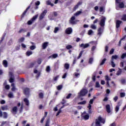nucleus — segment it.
Instances as JSON below:
<instances>
[{
	"label": "nucleus",
	"instance_id": "f257e3e1",
	"mask_svg": "<svg viewBox=\"0 0 126 126\" xmlns=\"http://www.w3.org/2000/svg\"><path fill=\"white\" fill-rule=\"evenodd\" d=\"M23 107H24L23 102H22L21 103H20V102H19L17 104V106H14L12 108L11 112L13 114V115H16L18 111L19 113H20L22 112V110H23Z\"/></svg>",
	"mask_w": 126,
	"mask_h": 126
},
{
	"label": "nucleus",
	"instance_id": "f03ea898",
	"mask_svg": "<svg viewBox=\"0 0 126 126\" xmlns=\"http://www.w3.org/2000/svg\"><path fill=\"white\" fill-rule=\"evenodd\" d=\"M101 123L105 124V120L102 118L101 117H99L97 119L95 120V126H101Z\"/></svg>",
	"mask_w": 126,
	"mask_h": 126
},
{
	"label": "nucleus",
	"instance_id": "7ed1b4c3",
	"mask_svg": "<svg viewBox=\"0 0 126 126\" xmlns=\"http://www.w3.org/2000/svg\"><path fill=\"white\" fill-rule=\"evenodd\" d=\"M88 93V91L87 89L83 88L81 91L80 92L78 93V95L79 97H84Z\"/></svg>",
	"mask_w": 126,
	"mask_h": 126
},
{
	"label": "nucleus",
	"instance_id": "20e7f679",
	"mask_svg": "<svg viewBox=\"0 0 126 126\" xmlns=\"http://www.w3.org/2000/svg\"><path fill=\"white\" fill-rule=\"evenodd\" d=\"M106 21V18L105 17H102L99 22V25L100 27H104L105 26V22Z\"/></svg>",
	"mask_w": 126,
	"mask_h": 126
},
{
	"label": "nucleus",
	"instance_id": "39448f33",
	"mask_svg": "<svg viewBox=\"0 0 126 126\" xmlns=\"http://www.w3.org/2000/svg\"><path fill=\"white\" fill-rule=\"evenodd\" d=\"M74 20H75V16L71 17L69 21V23H70L71 24H76V22H79V20H77L76 21H74Z\"/></svg>",
	"mask_w": 126,
	"mask_h": 126
},
{
	"label": "nucleus",
	"instance_id": "423d86ee",
	"mask_svg": "<svg viewBox=\"0 0 126 126\" xmlns=\"http://www.w3.org/2000/svg\"><path fill=\"white\" fill-rule=\"evenodd\" d=\"M9 77L10 79L9 81L10 83H12V82H14V76L13 75V73L12 72H9Z\"/></svg>",
	"mask_w": 126,
	"mask_h": 126
},
{
	"label": "nucleus",
	"instance_id": "0eeeda50",
	"mask_svg": "<svg viewBox=\"0 0 126 126\" xmlns=\"http://www.w3.org/2000/svg\"><path fill=\"white\" fill-rule=\"evenodd\" d=\"M47 12H48V11H47V10H45L41 13L39 17V20H42V19L45 17V15H46Z\"/></svg>",
	"mask_w": 126,
	"mask_h": 126
},
{
	"label": "nucleus",
	"instance_id": "6e6552de",
	"mask_svg": "<svg viewBox=\"0 0 126 126\" xmlns=\"http://www.w3.org/2000/svg\"><path fill=\"white\" fill-rule=\"evenodd\" d=\"M104 31V27H99L98 30H97V35L101 36L102 34H103V32Z\"/></svg>",
	"mask_w": 126,
	"mask_h": 126
},
{
	"label": "nucleus",
	"instance_id": "1a4fd4ad",
	"mask_svg": "<svg viewBox=\"0 0 126 126\" xmlns=\"http://www.w3.org/2000/svg\"><path fill=\"white\" fill-rule=\"evenodd\" d=\"M82 118H83L85 121H86L89 119V115L86 113V112H84L82 114Z\"/></svg>",
	"mask_w": 126,
	"mask_h": 126
},
{
	"label": "nucleus",
	"instance_id": "9d476101",
	"mask_svg": "<svg viewBox=\"0 0 126 126\" xmlns=\"http://www.w3.org/2000/svg\"><path fill=\"white\" fill-rule=\"evenodd\" d=\"M105 80H106V84L107 87H111L110 84L109 83V81L111 80V78L109 77L108 75H106L105 76Z\"/></svg>",
	"mask_w": 126,
	"mask_h": 126
},
{
	"label": "nucleus",
	"instance_id": "9b49d317",
	"mask_svg": "<svg viewBox=\"0 0 126 126\" xmlns=\"http://www.w3.org/2000/svg\"><path fill=\"white\" fill-rule=\"evenodd\" d=\"M41 63L42 60L41 59H38L37 62H34L32 63L31 64L32 66H34V65H37V63H38V64H41Z\"/></svg>",
	"mask_w": 126,
	"mask_h": 126
},
{
	"label": "nucleus",
	"instance_id": "f8f14e48",
	"mask_svg": "<svg viewBox=\"0 0 126 126\" xmlns=\"http://www.w3.org/2000/svg\"><path fill=\"white\" fill-rule=\"evenodd\" d=\"M117 3H119L118 4V7L119 8H125V3L124 2H118Z\"/></svg>",
	"mask_w": 126,
	"mask_h": 126
},
{
	"label": "nucleus",
	"instance_id": "ddd939ff",
	"mask_svg": "<svg viewBox=\"0 0 126 126\" xmlns=\"http://www.w3.org/2000/svg\"><path fill=\"white\" fill-rule=\"evenodd\" d=\"M80 47H81V48H83V49H86V48H88V47H89V44L88 43H86V44H81L80 45Z\"/></svg>",
	"mask_w": 126,
	"mask_h": 126
},
{
	"label": "nucleus",
	"instance_id": "4468645a",
	"mask_svg": "<svg viewBox=\"0 0 126 126\" xmlns=\"http://www.w3.org/2000/svg\"><path fill=\"white\" fill-rule=\"evenodd\" d=\"M65 32L66 34H71L72 33V29L71 28H67L65 31Z\"/></svg>",
	"mask_w": 126,
	"mask_h": 126
},
{
	"label": "nucleus",
	"instance_id": "2eb2a0df",
	"mask_svg": "<svg viewBox=\"0 0 126 126\" xmlns=\"http://www.w3.org/2000/svg\"><path fill=\"white\" fill-rule=\"evenodd\" d=\"M106 109L107 113H108V114H110V113H111V106H110V105L109 104L106 105Z\"/></svg>",
	"mask_w": 126,
	"mask_h": 126
},
{
	"label": "nucleus",
	"instance_id": "dca6fc26",
	"mask_svg": "<svg viewBox=\"0 0 126 126\" xmlns=\"http://www.w3.org/2000/svg\"><path fill=\"white\" fill-rule=\"evenodd\" d=\"M120 107H121V103H118V105L115 107V112L118 113L120 110Z\"/></svg>",
	"mask_w": 126,
	"mask_h": 126
},
{
	"label": "nucleus",
	"instance_id": "f3484780",
	"mask_svg": "<svg viewBox=\"0 0 126 126\" xmlns=\"http://www.w3.org/2000/svg\"><path fill=\"white\" fill-rule=\"evenodd\" d=\"M49 44L48 42H45L42 44V49L45 50L47 47H48V45Z\"/></svg>",
	"mask_w": 126,
	"mask_h": 126
},
{
	"label": "nucleus",
	"instance_id": "a211bd4d",
	"mask_svg": "<svg viewBox=\"0 0 126 126\" xmlns=\"http://www.w3.org/2000/svg\"><path fill=\"white\" fill-rule=\"evenodd\" d=\"M94 102V100L93 99H91L89 103L90 104H89V106H88V108L89 110H91V104H93V102Z\"/></svg>",
	"mask_w": 126,
	"mask_h": 126
},
{
	"label": "nucleus",
	"instance_id": "6ab92c4d",
	"mask_svg": "<svg viewBox=\"0 0 126 126\" xmlns=\"http://www.w3.org/2000/svg\"><path fill=\"white\" fill-rule=\"evenodd\" d=\"M122 22H123L120 20H117L116 21V28H119V27H120V25H121Z\"/></svg>",
	"mask_w": 126,
	"mask_h": 126
},
{
	"label": "nucleus",
	"instance_id": "aec40b11",
	"mask_svg": "<svg viewBox=\"0 0 126 126\" xmlns=\"http://www.w3.org/2000/svg\"><path fill=\"white\" fill-rule=\"evenodd\" d=\"M90 28L93 29V30H96V29H97V26L94 24H93L91 25Z\"/></svg>",
	"mask_w": 126,
	"mask_h": 126
},
{
	"label": "nucleus",
	"instance_id": "412c9836",
	"mask_svg": "<svg viewBox=\"0 0 126 126\" xmlns=\"http://www.w3.org/2000/svg\"><path fill=\"white\" fill-rule=\"evenodd\" d=\"M8 98H14V95L13 94V93H12V92H10L8 94Z\"/></svg>",
	"mask_w": 126,
	"mask_h": 126
},
{
	"label": "nucleus",
	"instance_id": "4be33fe9",
	"mask_svg": "<svg viewBox=\"0 0 126 126\" xmlns=\"http://www.w3.org/2000/svg\"><path fill=\"white\" fill-rule=\"evenodd\" d=\"M81 13H82V10H80V11H77V12H76V13L74 14V15L75 16L77 17V16H78V15H80V14H81Z\"/></svg>",
	"mask_w": 126,
	"mask_h": 126
},
{
	"label": "nucleus",
	"instance_id": "5701e85b",
	"mask_svg": "<svg viewBox=\"0 0 126 126\" xmlns=\"http://www.w3.org/2000/svg\"><path fill=\"white\" fill-rule=\"evenodd\" d=\"M1 108L2 111H5L6 110H8V106L4 105L3 106H1Z\"/></svg>",
	"mask_w": 126,
	"mask_h": 126
},
{
	"label": "nucleus",
	"instance_id": "b1692460",
	"mask_svg": "<svg viewBox=\"0 0 126 126\" xmlns=\"http://www.w3.org/2000/svg\"><path fill=\"white\" fill-rule=\"evenodd\" d=\"M24 92L25 95H28L29 94V89L28 88L25 89Z\"/></svg>",
	"mask_w": 126,
	"mask_h": 126
},
{
	"label": "nucleus",
	"instance_id": "393cba45",
	"mask_svg": "<svg viewBox=\"0 0 126 126\" xmlns=\"http://www.w3.org/2000/svg\"><path fill=\"white\" fill-rule=\"evenodd\" d=\"M32 54H33V52L32 51L29 50L26 52V56L29 57L30 56H31Z\"/></svg>",
	"mask_w": 126,
	"mask_h": 126
},
{
	"label": "nucleus",
	"instance_id": "a878e982",
	"mask_svg": "<svg viewBox=\"0 0 126 126\" xmlns=\"http://www.w3.org/2000/svg\"><path fill=\"white\" fill-rule=\"evenodd\" d=\"M24 102H25L26 106H29V100L27 98L24 99Z\"/></svg>",
	"mask_w": 126,
	"mask_h": 126
},
{
	"label": "nucleus",
	"instance_id": "bb28decb",
	"mask_svg": "<svg viewBox=\"0 0 126 126\" xmlns=\"http://www.w3.org/2000/svg\"><path fill=\"white\" fill-rule=\"evenodd\" d=\"M119 58L118 55H113L112 56L111 61H114V60H117Z\"/></svg>",
	"mask_w": 126,
	"mask_h": 126
},
{
	"label": "nucleus",
	"instance_id": "cd10ccee",
	"mask_svg": "<svg viewBox=\"0 0 126 126\" xmlns=\"http://www.w3.org/2000/svg\"><path fill=\"white\" fill-rule=\"evenodd\" d=\"M29 8H30V6H29L26 9V10L23 13L22 15V17H24V15H25V14H26V12H27V11L28 10V9H29Z\"/></svg>",
	"mask_w": 126,
	"mask_h": 126
},
{
	"label": "nucleus",
	"instance_id": "c85d7f7f",
	"mask_svg": "<svg viewBox=\"0 0 126 126\" xmlns=\"http://www.w3.org/2000/svg\"><path fill=\"white\" fill-rule=\"evenodd\" d=\"M11 87H12L11 89L12 91H15V90H16V89L15 88V86L14 85V83L11 84Z\"/></svg>",
	"mask_w": 126,
	"mask_h": 126
},
{
	"label": "nucleus",
	"instance_id": "c756f323",
	"mask_svg": "<svg viewBox=\"0 0 126 126\" xmlns=\"http://www.w3.org/2000/svg\"><path fill=\"white\" fill-rule=\"evenodd\" d=\"M3 64L4 67H7V61L6 60H4L3 61Z\"/></svg>",
	"mask_w": 126,
	"mask_h": 126
},
{
	"label": "nucleus",
	"instance_id": "7c9ffc66",
	"mask_svg": "<svg viewBox=\"0 0 126 126\" xmlns=\"http://www.w3.org/2000/svg\"><path fill=\"white\" fill-rule=\"evenodd\" d=\"M122 72H123L122 69H119V70L117 71L116 74L119 76V75H121L122 74Z\"/></svg>",
	"mask_w": 126,
	"mask_h": 126
},
{
	"label": "nucleus",
	"instance_id": "2f4dec72",
	"mask_svg": "<svg viewBox=\"0 0 126 126\" xmlns=\"http://www.w3.org/2000/svg\"><path fill=\"white\" fill-rule=\"evenodd\" d=\"M86 104V100L81 101L78 103V105H85Z\"/></svg>",
	"mask_w": 126,
	"mask_h": 126
},
{
	"label": "nucleus",
	"instance_id": "473e14b6",
	"mask_svg": "<svg viewBox=\"0 0 126 126\" xmlns=\"http://www.w3.org/2000/svg\"><path fill=\"white\" fill-rule=\"evenodd\" d=\"M53 58V59H56L57 58H58V54H53L52 56H51L49 57V59H50V58Z\"/></svg>",
	"mask_w": 126,
	"mask_h": 126
},
{
	"label": "nucleus",
	"instance_id": "72a5a7b5",
	"mask_svg": "<svg viewBox=\"0 0 126 126\" xmlns=\"http://www.w3.org/2000/svg\"><path fill=\"white\" fill-rule=\"evenodd\" d=\"M94 32L92 30H89L88 32V35H93V34H94Z\"/></svg>",
	"mask_w": 126,
	"mask_h": 126
},
{
	"label": "nucleus",
	"instance_id": "f704fd0d",
	"mask_svg": "<svg viewBox=\"0 0 126 126\" xmlns=\"http://www.w3.org/2000/svg\"><path fill=\"white\" fill-rule=\"evenodd\" d=\"M3 118L4 119H7V113L6 112L3 113Z\"/></svg>",
	"mask_w": 126,
	"mask_h": 126
},
{
	"label": "nucleus",
	"instance_id": "c9c22d12",
	"mask_svg": "<svg viewBox=\"0 0 126 126\" xmlns=\"http://www.w3.org/2000/svg\"><path fill=\"white\" fill-rule=\"evenodd\" d=\"M64 67H65V69H68L69 68V64L68 63H65Z\"/></svg>",
	"mask_w": 126,
	"mask_h": 126
},
{
	"label": "nucleus",
	"instance_id": "e433bc0d",
	"mask_svg": "<svg viewBox=\"0 0 126 126\" xmlns=\"http://www.w3.org/2000/svg\"><path fill=\"white\" fill-rule=\"evenodd\" d=\"M46 3H47V5H51V6H54V4L52 3V2H51V1H47L46 2Z\"/></svg>",
	"mask_w": 126,
	"mask_h": 126
},
{
	"label": "nucleus",
	"instance_id": "4c0bfd02",
	"mask_svg": "<svg viewBox=\"0 0 126 126\" xmlns=\"http://www.w3.org/2000/svg\"><path fill=\"white\" fill-rule=\"evenodd\" d=\"M107 61V59L106 58H104L103 60H102L101 63L100 64V65H103L104 63H105V62Z\"/></svg>",
	"mask_w": 126,
	"mask_h": 126
},
{
	"label": "nucleus",
	"instance_id": "58836bf2",
	"mask_svg": "<svg viewBox=\"0 0 126 126\" xmlns=\"http://www.w3.org/2000/svg\"><path fill=\"white\" fill-rule=\"evenodd\" d=\"M125 58H126V53L122 54L121 56V59H122V60H124Z\"/></svg>",
	"mask_w": 126,
	"mask_h": 126
},
{
	"label": "nucleus",
	"instance_id": "ea45409f",
	"mask_svg": "<svg viewBox=\"0 0 126 126\" xmlns=\"http://www.w3.org/2000/svg\"><path fill=\"white\" fill-rule=\"evenodd\" d=\"M37 18H38V15H35L34 16H33L32 19V20L33 21V22H34V21L36 19H37Z\"/></svg>",
	"mask_w": 126,
	"mask_h": 126
},
{
	"label": "nucleus",
	"instance_id": "a19ab883",
	"mask_svg": "<svg viewBox=\"0 0 126 126\" xmlns=\"http://www.w3.org/2000/svg\"><path fill=\"white\" fill-rule=\"evenodd\" d=\"M35 48H36V46H35V45H32V46H31L30 47V49L32 51H33V50H35Z\"/></svg>",
	"mask_w": 126,
	"mask_h": 126
},
{
	"label": "nucleus",
	"instance_id": "79ce46f5",
	"mask_svg": "<svg viewBox=\"0 0 126 126\" xmlns=\"http://www.w3.org/2000/svg\"><path fill=\"white\" fill-rule=\"evenodd\" d=\"M60 30V28L59 27H56L54 29V32L55 33H58V32Z\"/></svg>",
	"mask_w": 126,
	"mask_h": 126
},
{
	"label": "nucleus",
	"instance_id": "37998d69",
	"mask_svg": "<svg viewBox=\"0 0 126 126\" xmlns=\"http://www.w3.org/2000/svg\"><path fill=\"white\" fill-rule=\"evenodd\" d=\"M93 58H90L89 60V63H90V64H92V63H93Z\"/></svg>",
	"mask_w": 126,
	"mask_h": 126
},
{
	"label": "nucleus",
	"instance_id": "c03bdc74",
	"mask_svg": "<svg viewBox=\"0 0 126 126\" xmlns=\"http://www.w3.org/2000/svg\"><path fill=\"white\" fill-rule=\"evenodd\" d=\"M51 70V67L50 66H47L46 69V71L47 72H50V71Z\"/></svg>",
	"mask_w": 126,
	"mask_h": 126
},
{
	"label": "nucleus",
	"instance_id": "a18cd8bd",
	"mask_svg": "<svg viewBox=\"0 0 126 126\" xmlns=\"http://www.w3.org/2000/svg\"><path fill=\"white\" fill-rule=\"evenodd\" d=\"M33 22H34L31 19L30 21H28V25H31V24H32V23H33Z\"/></svg>",
	"mask_w": 126,
	"mask_h": 126
},
{
	"label": "nucleus",
	"instance_id": "49530a36",
	"mask_svg": "<svg viewBox=\"0 0 126 126\" xmlns=\"http://www.w3.org/2000/svg\"><path fill=\"white\" fill-rule=\"evenodd\" d=\"M82 54H83V51H82L80 52L77 59L78 60H79V59H80V58H81V56H82Z\"/></svg>",
	"mask_w": 126,
	"mask_h": 126
},
{
	"label": "nucleus",
	"instance_id": "de8ad7c7",
	"mask_svg": "<svg viewBox=\"0 0 126 126\" xmlns=\"http://www.w3.org/2000/svg\"><path fill=\"white\" fill-rule=\"evenodd\" d=\"M50 120L48 119L47 120L46 124H45V126H50Z\"/></svg>",
	"mask_w": 126,
	"mask_h": 126
},
{
	"label": "nucleus",
	"instance_id": "09e8293b",
	"mask_svg": "<svg viewBox=\"0 0 126 126\" xmlns=\"http://www.w3.org/2000/svg\"><path fill=\"white\" fill-rule=\"evenodd\" d=\"M58 68H59V63H56L55 64V69H58Z\"/></svg>",
	"mask_w": 126,
	"mask_h": 126
},
{
	"label": "nucleus",
	"instance_id": "8fccbe9b",
	"mask_svg": "<svg viewBox=\"0 0 126 126\" xmlns=\"http://www.w3.org/2000/svg\"><path fill=\"white\" fill-rule=\"evenodd\" d=\"M95 87L96 88H99L100 87V84L99 83V82H96L95 83Z\"/></svg>",
	"mask_w": 126,
	"mask_h": 126
},
{
	"label": "nucleus",
	"instance_id": "3c124183",
	"mask_svg": "<svg viewBox=\"0 0 126 126\" xmlns=\"http://www.w3.org/2000/svg\"><path fill=\"white\" fill-rule=\"evenodd\" d=\"M125 96H126V93H120V97H121V98L125 97Z\"/></svg>",
	"mask_w": 126,
	"mask_h": 126
},
{
	"label": "nucleus",
	"instance_id": "603ef678",
	"mask_svg": "<svg viewBox=\"0 0 126 126\" xmlns=\"http://www.w3.org/2000/svg\"><path fill=\"white\" fill-rule=\"evenodd\" d=\"M66 49H67V50H70V49H72V46H71V45H67L66 47Z\"/></svg>",
	"mask_w": 126,
	"mask_h": 126
},
{
	"label": "nucleus",
	"instance_id": "864d4df0",
	"mask_svg": "<svg viewBox=\"0 0 126 126\" xmlns=\"http://www.w3.org/2000/svg\"><path fill=\"white\" fill-rule=\"evenodd\" d=\"M79 5V3H78V4L76 5L73 8V10H76V9H77V8H78V6Z\"/></svg>",
	"mask_w": 126,
	"mask_h": 126
},
{
	"label": "nucleus",
	"instance_id": "5fc2aeb1",
	"mask_svg": "<svg viewBox=\"0 0 126 126\" xmlns=\"http://www.w3.org/2000/svg\"><path fill=\"white\" fill-rule=\"evenodd\" d=\"M111 63L112 67H115V66H116V64H115V63H114V61L111 60Z\"/></svg>",
	"mask_w": 126,
	"mask_h": 126
},
{
	"label": "nucleus",
	"instance_id": "6e6d98bb",
	"mask_svg": "<svg viewBox=\"0 0 126 126\" xmlns=\"http://www.w3.org/2000/svg\"><path fill=\"white\" fill-rule=\"evenodd\" d=\"M122 20H123V21H126V15H124L122 17Z\"/></svg>",
	"mask_w": 126,
	"mask_h": 126
},
{
	"label": "nucleus",
	"instance_id": "4d7b16f0",
	"mask_svg": "<svg viewBox=\"0 0 126 126\" xmlns=\"http://www.w3.org/2000/svg\"><path fill=\"white\" fill-rule=\"evenodd\" d=\"M23 32H26V30L25 29H22L19 31V33H22Z\"/></svg>",
	"mask_w": 126,
	"mask_h": 126
},
{
	"label": "nucleus",
	"instance_id": "13d9d810",
	"mask_svg": "<svg viewBox=\"0 0 126 126\" xmlns=\"http://www.w3.org/2000/svg\"><path fill=\"white\" fill-rule=\"evenodd\" d=\"M39 98H43V97H44V94L42 93H39Z\"/></svg>",
	"mask_w": 126,
	"mask_h": 126
},
{
	"label": "nucleus",
	"instance_id": "bf43d9fd",
	"mask_svg": "<svg viewBox=\"0 0 126 126\" xmlns=\"http://www.w3.org/2000/svg\"><path fill=\"white\" fill-rule=\"evenodd\" d=\"M24 40H25V38L24 37H22L19 40V42H21L24 41Z\"/></svg>",
	"mask_w": 126,
	"mask_h": 126
},
{
	"label": "nucleus",
	"instance_id": "052dcab7",
	"mask_svg": "<svg viewBox=\"0 0 126 126\" xmlns=\"http://www.w3.org/2000/svg\"><path fill=\"white\" fill-rule=\"evenodd\" d=\"M114 52H115V49H112L110 50L109 53H110V55H112V54H114Z\"/></svg>",
	"mask_w": 126,
	"mask_h": 126
},
{
	"label": "nucleus",
	"instance_id": "680f3d73",
	"mask_svg": "<svg viewBox=\"0 0 126 126\" xmlns=\"http://www.w3.org/2000/svg\"><path fill=\"white\" fill-rule=\"evenodd\" d=\"M63 88V86L62 85H59L57 87V89L58 90H61Z\"/></svg>",
	"mask_w": 126,
	"mask_h": 126
},
{
	"label": "nucleus",
	"instance_id": "e2e57ef3",
	"mask_svg": "<svg viewBox=\"0 0 126 126\" xmlns=\"http://www.w3.org/2000/svg\"><path fill=\"white\" fill-rule=\"evenodd\" d=\"M7 124V122L6 121H3L0 125V126H3L4 125Z\"/></svg>",
	"mask_w": 126,
	"mask_h": 126
},
{
	"label": "nucleus",
	"instance_id": "0e129e2a",
	"mask_svg": "<svg viewBox=\"0 0 126 126\" xmlns=\"http://www.w3.org/2000/svg\"><path fill=\"white\" fill-rule=\"evenodd\" d=\"M119 99V97L116 96H115L114 98H113V100L114 101H115V102H117V100Z\"/></svg>",
	"mask_w": 126,
	"mask_h": 126
},
{
	"label": "nucleus",
	"instance_id": "69168bd1",
	"mask_svg": "<svg viewBox=\"0 0 126 126\" xmlns=\"http://www.w3.org/2000/svg\"><path fill=\"white\" fill-rule=\"evenodd\" d=\"M0 104L1 105H3V104H5V100H2L0 101Z\"/></svg>",
	"mask_w": 126,
	"mask_h": 126
},
{
	"label": "nucleus",
	"instance_id": "338daca9",
	"mask_svg": "<svg viewBox=\"0 0 126 126\" xmlns=\"http://www.w3.org/2000/svg\"><path fill=\"white\" fill-rule=\"evenodd\" d=\"M5 89H7V90H9V89L10 88V87H9V85H7L5 86Z\"/></svg>",
	"mask_w": 126,
	"mask_h": 126
},
{
	"label": "nucleus",
	"instance_id": "774afa93",
	"mask_svg": "<svg viewBox=\"0 0 126 126\" xmlns=\"http://www.w3.org/2000/svg\"><path fill=\"white\" fill-rule=\"evenodd\" d=\"M71 96V94H69L66 97V99H69Z\"/></svg>",
	"mask_w": 126,
	"mask_h": 126
}]
</instances>
